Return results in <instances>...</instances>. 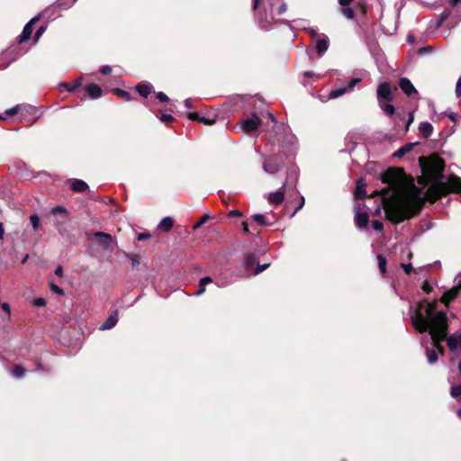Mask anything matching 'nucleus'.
I'll use <instances>...</instances> for the list:
<instances>
[{"instance_id": "41", "label": "nucleus", "mask_w": 461, "mask_h": 461, "mask_svg": "<svg viewBox=\"0 0 461 461\" xmlns=\"http://www.w3.org/2000/svg\"><path fill=\"white\" fill-rule=\"evenodd\" d=\"M31 223L34 230H37L40 224V218L37 214H33L30 217Z\"/></svg>"}, {"instance_id": "52", "label": "nucleus", "mask_w": 461, "mask_h": 461, "mask_svg": "<svg viewBox=\"0 0 461 461\" xmlns=\"http://www.w3.org/2000/svg\"><path fill=\"white\" fill-rule=\"evenodd\" d=\"M303 205H304V198L302 196L301 201L298 203V206L294 209V211L291 214V217L294 216L297 213V212H299L303 208Z\"/></svg>"}, {"instance_id": "35", "label": "nucleus", "mask_w": 461, "mask_h": 461, "mask_svg": "<svg viewBox=\"0 0 461 461\" xmlns=\"http://www.w3.org/2000/svg\"><path fill=\"white\" fill-rule=\"evenodd\" d=\"M270 264L269 263H266V264H262L260 265L258 262L257 264V267H255V269H253L252 271V275L253 276H257L258 274H260L261 272H263L264 270L267 269L269 267Z\"/></svg>"}, {"instance_id": "8", "label": "nucleus", "mask_w": 461, "mask_h": 461, "mask_svg": "<svg viewBox=\"0 0 461 461\" xmlns=\"http://www.w3.org/2000/svg\"><path fill=\"white\" fill-rule=\"evenodd\" d=\"M260 119L255 113H252L251 117L243 120L242 129L246 132H253L260 126Z\"/></svg>"}, {"instance_id": "42", "label": "nucleus", "mask_w": 461, "mask_h": 461, "mask_svg": "<svg viewBox=\"0 0 461 461\" xmlns=\"http://www.w3.org/2000/svg\"><path fill=\"white\" fill-rule=\"evenodd\" d=\"M360 81H361V79L357 78V77L350 78L349 81L348 82V86H346L347 90L353 89L355 87V86L357 84H358Z\"/></svg>"}, {"instance_id": "29", "label": "nucleus", "mask_w": 461, "mask_h": 461, "mask_svg": "<svg viewBox=\"0 0 461 461\" xmlns=\"http://www.w3.org/2000/svg\"><path fill=\"white\" fill-rule=\"evenodd\" d=\"M218 116L214 114L212 117H206L200 115L198 122L203 123L204 125H212L216 122Z\"/></svg>"}, {"instance_id": "40", "label": "nucleus", "mask_w": 461, "mask_h": 461, "mask_svg": "<svg viewBox=\"0 0 461 461\" xmlns=\"http://www.w3.org/2000/svg\"><path fill=\"white\" fill-rule=\"evenodd\" d=\"M210 219V216L208 214H204L201 219L194 225V230H196L200 228L202 225H203L208 220Z\"/></svg>"}, {"instance_id": "51", "label": "nucleus", "mask_w": 461, "mask_h": 461, "mask_svg": "<svg viewBox=\"0 0 461 461\" xmlns=\"http://www.w3.org/2000/svg\"><path fill=\"white\" fill-rule=\"evenodd\" d=\"M287 10V5L285 2H282L279 7L277 8V14L281 15L285 14Z\"/></svg>"}, {"instance_id": "48", "label": "nucleus", "mask_w": 461, "mask_h": 461, "mask_svg": "<svg viewBox=\"0 0 461 461\" xmlns=\"http://www.w3.org/2000/svg\"><path fill=\"white\" fill-rule=\"evenodd\" d=\"M422 290L426 293V294H430L433 290L432 286L430 285V284L427 281H425L423 284H422V286H421Z\"/></svg>"}, {"instance_id": "61", "label": "nucleus", "mask_w": 461, "mask_h": 461, "mask_svg": "<svg viewBox=\"0 0 461 461\" xmlns=\"http://www.w3.org/2000/svg\"><path fill=\"white\" fill-rule=\"evenodd\" d=\"M132 267L136 268L140 265L139 259L135 256H131V258Z\"/></svg>"}, {"instance_id": "11", "label": "nucleus", "mask_w": 461, "mask_h": 461, "mask_svg": "<svg viewBox=\"0 0 461 461\" xmlns=\"http://www.w3.org/2000/svg\"><path fill=\"white\" fill-rule=\"evenodd\" d=\"M258 262V257L255 252H250L244 257V267L247 272H252Z\"/></svg>"}, {"instance_id": "15", "label": "nucleus", "mask_w": 461, "mask_h": 461, "mask_svg": "<svg viewBox=\"0 0 461 461\" xmlns=\"http://www.w3.org/2000/svg\"><path fill=\"white\" fill-rule=\"evenodd\" d=\"M135 89L144 98H147L153 92V86L149 82L139 83L136 85Z\"/></svg>"}, {"instance_id": "50", "label": "nucleus", "mask_w": 461, "mask_h": 461, "mask_svg": "<svg viewBox=\"0 0 461 461\" xmlns=\"http://www.w3.org/2000/svg\"><path fill=\"white\" fill-rule=\"evenodd\" d=\"M212 283V279L210 276H205L200 279L199 286H205L208 284Z\"/></svg>"}, {"instance_id": "16", "label": "nucleus", "mask_w": 461, "mask_h": 461, "mask_svg": "<svg viewBox=\"0 0 461 461\" xmlns=\"http://www.w3.org/2000/svg\"><path fill=\"white\" fill-rule=\"evenodd\" d=\"M369 222V215L367 212H357L355 215V223L356 225L360 228H366L367 227Z\"/></svg>"}, {"instance_id": "34", "label": "nucleus", "mask_w": 461, "mask_h": 461, "mask_svg": "<svg viewBox=\"0 0 461 461\" xmlns=\"http://www.w3.org/2000/svg\"><path fill=\"white\" fill-rule=\"evenodd\" d=\"M347 92V87H339V88H337V89H333L330 93V98H338L341 95H343L345 93Z\"/></svg>"}, {"instance_id": "37", "label": "nucleus", "mask_w": 461, "mask_h": 461, "mask_svg": "<svg viewBox=\"0 0 461 461\" xmlns=\"http://www.w3.org/2000/svg\"><path fill=\"white\" fill-rule=\"evenodd\" d=\"M450 395L453 398H457L461 395V384L455 385L450 388Z\"/></svg>"}, {"instance_id": "44", "label": "nucleus", "mask_w": 461, "mask_h": 461, "mask_svg": "<svg viewBox=\"0 0 461 461\" xmlns=\"http://www.w3.org/2000/svg\"><path fill=\"white\" fill-rule=\"evenodd\" d=\"M373 228L377 231H382L384 230V224L378 220H375L372 221Z\"/></svg>"}, {"instance_id": "53", "label": "nucleus", "mask_w": 461, "mask_h": 461, "mask_svg": "<svg viewBox=\"0 0 461 461\" xmlns=\"http://www.w3.org/2000/svg\"><path fill=\"white\" fill-rule=\"evenodd\" d=\"M413 120H414V112H410L409 113V118L407 120L406 126H405V130L406 131L409 130V127L412 123Z\"/></svg>"}, {"instance_id": "33", "label": "nucleus", "mask_w": 461, "mask_h": 461, "mask_svg": "<svg viewBox=\"0 0 461 461\" xmlns=\"http://www.w3.org/2000/svg\"><path fill=\"white\" fill-rule=\"evenodd\" d=\"M12 373L15 377L22 378L25 374V368H23L21 365H14Z\"/></svg>"}, {"instance_id": "4", "label": "nucleus", "mask_w": 461, "mask_h": 461, "mask_svg": "<svg viewBox=\"0 0 461 461\" xmlns=\"http://www.w3.org/2000/svg\"><path fill=\"white\" fill-rule=\"evenodd\" d=\"M380 179L383 183L388 184L389 187H386L381 191L376 190L369 197L385 194L390 190L398 189L403 185L406 179V174L404 169L402 167H389L381 174Z\"/></svg>"}, {"instance_id": "38", "label": "nucleus", "mask_w": 461, "mask_h": 461, "mask_svg": "<svg viewBox=\"0 0 461 461\" xmlns=\"http://www.w3.org/2000/svg\"><path fill=\"white\" fill-rule=\"evenodd\" d=\"M50 288L53 293L59 294V295L64 294V290L62 288H60L59 285H57L56 284H54L53 282L50 283Z\"/></svg>"}, {"instance_id": "46", "label": "nucleus", "mask_w": 461, "mask_h": 461, "mask_svg": "<svg viewBox=\"0 0 461 461\" xmlns=\"http://www.w3.org/2000/svg\"><path fill=\"white\" fill-rule=\"evenodd\" d=\"M33 305L36 307H43L46 305V300L41 297L36 298L33 300Z\"/></svg>"}, {"instance_id": "45", "label": "nucleus", "mask_w": 461, "mask_h": 461, "mask_svg": "<svg viewBox=\"0 0 461 461\" xmlns=\"http://www.w3.org/2000/svg\"><path fill=\"white\" fill-rule=\"evenodd\" d=\"M159 120L162 122L168 123L175 120V118L171 114H161Z\"/></svg>"}, {"instance_id": "12", "label": "nucleus", "mask_w": 461, "mask_h": 461, "mask_svg": "<svg viewBox=\"0 0 461 461\" xmlns=\"http://www.w3.org/2000/svg\"><path fill=\"white\" fill-rule=\"evenodd\" d=\"M94 237L98 239L99 244L104 249H109L112 246L113 237L111 234L103 231H95Z\"/></svg>"}, {"instance_id": "59", "label": "nucleus", "mask_w": 461, "mask_h": 461, "mask_svg": "<svg viewBox=\"0 0 461 461\" xmlns=\"http://www.w3.org/2000/svg\"><path fill=\"white\" fill-rule=\"evenodd\" d=\"M100 72L104 75H108L112 72V68L108 65H105L101 68Z\"/></svg>"}, {"instance_id": "5", "label": "nucleus", "mask_w": 461, "mask_h": 461, "mask_svg": "<svg viewBox=\"0 0 461 461\" xmlns=\"http://www.w3.org/2000/svg\"><path fill=\"white\" fill-rule=\"evenodd\" d=\"M376 95L378 104L384 102H392L394 99V95L391 84L388 82H383L378 86Z\"/></svg>"}, {"instance_id": "30", "label": "nucleus", "mask_w": 461, "mask_h": 461, "mask_svg": "<svg viewBox=\"0 0 461 461\" xmlns=\"http://www.w3.org/2000/svg\"><path fill=\"white\" fill-rule=\"evenodd\" d=\"M252 219L260 226H268L270 223L267 221L264 214L257 213L252 216Z\"/></svg>"}, {"instance_id": "63", "label": "nucleus", "mask_w": 461, "mask_h": 461, "mask_svg": "<svg viewBox=\"0 0 461 461\" xmlns=\"http://www.w3.org/2000/svg\"><path fill=\"white\" fill-rule=\"evenodd\" d=\"M55 275L59 277L63 276V267L61 266H58L55 269Z\"/></svg>"}, {"instance_id": "31", "label": "nucleus", "mask_w": 461, "mask_h": 461, "mask_svg": "<svg viewBox=\"0 0 461 461\" xmlns=\"http://www.w3.org/2000/svg\"><path fill=\"white\" fill-rule=\"evenodd\" d=\"M414 144L409 143L404 146H402L401 149H399L395 153L394 156L401 158L404 156L407 152L411 151L412 149Z\"/></svg>"}, {"instance_id": "7", "label": "nucleus", "mask_w": 461, "mask_h": 461, "mask_svg": "<svg viewBox=\"0 0 461 461\" xmlns=\"http://www.w3.org/2000/svg\"><path fill=\"white\" fill-rule=\"evenodd\" d=\"M39 20H40V17L35 16L25 24L22 33L18 37L19 44H22V43L27 41L32 37L33 26L37 22H39Z\"/></svg>"}, {"instance_id": "57", "label": "nucleus", "mask_w": 461, "mask_h": 461, "mask_svg": "<svg viewBox=\"0 0 461 461\" xmlns=\"http://www.w3.org/2000/svg\"><path fill=\"white\" fill-rule=\"evenodd\" d=\"M456 95L457 97H461V75L456 86Z\"/></svg>"}, {"instance_id": "47", "label": "nucleus", "mask_w": 461, "mask_h": 461, "mask_svg": "<svg viewBox=\"0 0 461 461\" xmlns=\"http://www.w3.org/2000/svg\"><path fill=\"white\" fill-rule=\"evenodd\" d=\"M156 98L159 100V102L161 103H165V102H167L169 100L168 96L163 93V92H158L156 94Z\"/></svg>"}, {"instance_id": "3", "label": "nucleus", "mask_w": 461, "mask_h": 461, "mask_svg": "<svg viewBox=\"0 0 461 461\" xmlns=\"http://www.w3.org/2000/svg\"><path fill=\"white\" fill-rule=\"evenodd\" d=\"M385 218L393 224L416 217L421 212L424 200L417 194L397 197L383 202Z\"/></svg>"}, {"instance_id": "36", "label": "nucleus", "mask_w": 461, "mask_h": 461, "mask_svg": "<svg viewBox=\"0 0 461 461\" xmlns=\"http://www.w3.org/2000/svg\"><path fill=\"white\" fill-rule=\"evenodd\" d=\"M20 108H21V105L20 104H16L15 106L12 107V108H9L7 109L5 112V116H14V115H16L19 111H20Z\"/></svg>"}, {"instance_id": "54", "label": "nucleus", "mask_w": 461, "mask_h": 461, "mask_svg": "<svg viewBox=\"0 0 461 461\" xmlns=\"http://www.w3.org/2000/svg\"><path fill=\"white\" fill-rule=\"evenodd\" d=\"M402 267L407 275H410L413 271L411 264H402Z\"/></svg>"}, {"instance_id": "17", "label": "nucleus", "mask_w": 461, "mask_h": 461, "mask_svg": "<svg viewBox=\"0 0 461 461\" xmlns=\"http://www.w3.org/2000/svg\"><path fill=\"white\" fill-rule=\"evenodd\" d=\"M329 48V38L327 35L322 34V38L316 41V51L319 56H322Z\"/></svg>"}, {"instance_id": "60", "label": "nucleus", "mask_w": 461, "mask_h": 461, "mask_svg": "<svg viewBox=\"0 0 461 461\" xmlns=\"http://www.w3.org/2000/svg\"><path fill=\"white\" fill-rule=\"evenodd\" d=\"M307 32H308L309 35L311 36V38H312V39L319 36V33L315 29L310 28L307 30Z\"/></svg>"}, {"instance_id": "21", "label": "nucleus", "mask_w": 461, "mask_h": 461, "mask_svg": "<svg viewBox=\"0 0 461 461\" xmlns=\"http://www.w3.org/2000/svg\"><path fill=\"white\" fill-rule=\"evenodd\" d=\"M117 321H118V314H117V312H114L102 324L101 329L102 330H110L116 325Z\"/></svg>"}, {"instance_id": "39", "label": "nucleus", "mask_w": 461, "mask_h": 461, "mask_svg": "<svg viewBox=\"0 0 461 461\" xmlns=\"http://www.w3.org/2000/svg\"><path fill=\"white\" fill-rule=\"evenodd\" d=\"M449 15H450V11H448V10H445L443 13H441L437 26L438 27L441 26L442 23L448 18Z\"/></svg>"}, {"instance_id": "6", "label": "nucleus", "mask_w": 461, "mask_h": 461, "mask_svg": "<svg viewBox=\"0 0 461 461\" xmlns=\"http://www.w3.org/2000/svg\"><path fill=\"white\" fill-rule=\"evenodd\" d=\"M461 293V281L458 280L456 285L453 286L448 291L445 292L440 297L439 302L442 303L447 308L455 301Z\"/></svg>"}, {"instance_id": "43", "label": "nucleus", "mask_w": 461, "mask_h": 461, "mask_svg": "<svg viewBox=\"0 0 461 461\" xmlns=\"http://www.w3.org/2000/svg\"><path fill=\"white\" fill-rule=\"evenodd\" d=\"M52 213H53L54 215H57V214H59V213H62V214H65V215H66V214L68 213V212H67V210H66V208H65V207L58 205V206H56V207H54V208H53V210H52Z\"/></svg>"}, {"instance_id": "26", "label": "nucleus", "mask_w": 461, "mask_h": 461, "mask_svg": "<svg viewBox=\"0 0 461 461\" xmlns=\"http://www.w3.org/2000/svg\"><path fill=\"white\" fill-rule=\"evenodd\" d=\"M386 102L380 103L379 107L384 112L387 116H393L395 113V108L393 104H385Z\"/></svg>"}, {"instance_id": "24", "label": "nucleus", "mask_w": 461, "mask_h": 461, "mask_svg": "<svg viewBox=\"0 0 461 461\" xmlns=\"http://www.w3.org/2000/svg\"><path fill=\"white\" fill-rule=\"evenodd\" d=\"M425 354L428 359V362L432 365L438 361V352L433 347H426Z\"/></svg>"}, {"instance_id": "58", "label": "nucleus", "mask_w": 461, "mask_h": 461, "mask_svg": "<svg viewBox=\"0 0 461 461\" xmlns=\"http://www.w3.org/2000/svg\"><path fill=\"white\" fill-rule=\"evenodd\" d=\"M228 216L230 218H233V217H241L242 216V212L238 211V210H232L230 211L229 213H228Z\"/></svg>"}, {"instance_id": "32", "label": "nucleus", "mask_w": 461, "mask_h": 461, "mask_svg": "<svg viewBox=\"0 0 461 461\" xmlns=\"http://www.w3.org/2000/svg\"><path fill=\"white\" fill-rule=\"evenodd\" d=\"M377 261H378V267H379V270L382 274H385L386 273V264H387V261H386V258L379 254L377 256Z\"/></svg>"}, {"instance_id": "27", "label": "nucleus", "mask_w": 461, "mask_h": 461, "mask_svg": "<svg viewBox=\"0 0 461 461\" xmlns=\"http://www.w3.org/2000/svg\"><path fill=\"white\" fill-rule=\"evenodd\" d=\"M81 86V78H77L74 84L62 83L61 86H64L68 92L74 93Z\"/></svg>"}, {"instance_id": "22", "label": "nucleus", "mask_w": 461, "mask_h": 461, "mask_svg": "<svg viewBox=\"0 0 461 461\" xmlns=\"http://www.w3.org/2000/svg\"><path fill=\"white\" fill-rule=\"evenodd\" d=\"M419 131L423 138L428 139L433 131V126L428 122H423L420 124Z\"/></svg>"}, {"instance_id": "25", "label": "nucleus", "mask_w": 461, "mask_h": 461, "mask_svg": "<svg viewBox=\"0 0 461 461\" xmlns=\"http://www.w3.org/2000/svg\"><path fill=\"white\" fill-rule=\"evenodd\" d=\"M112 92L116 95L117 96L122 98L124 101H131L132 100L131 95L123 89L121 88H113Z\"/></svg>"}, {"instance_id": "10", "label": "nucleus", "mask_w": 461, "mask_h": 461, "mask_svg": "<svg viewBox=\"0 0 461 461\" xmlns=\"http://www.w3.org/2000/svg\"><path fill=\"white\" fill-rule=\"evenodd\" d=\"M263 168L266 172L269 174L276 173L280 168L277 158L275 156H271L266 158L263 165Z\"/></svg>"}, {"instance_id": "18", "label": "nucleus", "mask_w": 461, "mask_h": 461, "mask_svg": "<svg viewBox=\"0 0 461 461\" xmlns=\"http://www.w3.org/2000/svg\"><path fill=\"white\" fill-rule=\"evenodd\" d=\"M450 181L452 183L450 194H461V177L455 174H450Z\"/></svg>"}, {"instance_id": "28", "label": "nucleus", "mask_w": 461, "mask_h": 461, "mask_svg": "<svg viewBox=\"0 0 461 461\" xmlns=\"http://www.w3.org/2000/svg\"><path fill=\"white\" fill-rule=\"evenodd\" d=\"M339 12L342 15H344L347 19H354L355 12L349 6H341Z\"/></svg>"}, {"instance_id": "13", "label": "nucleus", "mask_w": 461, "mask_h": 461, "mask_svg": "<svg viewBox=\"0 0 461 461\" xmlns=\"http://www.w3.org/2000/svg\"><path fill=\"white\" fill-rule=\"evenodd\" d=\"M85 91L91 99H97L103 95L102 88L95 83L86 85L85 86Z\"/></svg>"}, {"instance_id": "14", "label": "nucleus", "mask_w": 461, "mask_h": 461, "mask_svg": "<svg viewBox=\"0 0 461 461\" xmlns=\"http://www.w3.org/2000/svg\"><path fill=\"white\" fill-rule=\"evenodd\" d=\"M366 183L363 178H359L357 180L356 190L354 192L355 199L360 200L366 196Z\"/></svg>"}, {"instance_id": "62", "label": "nucleus", "mask_w": 461, "mask_h": 461, "mask_svg": "<svg viewBox=\"0 0 461 461\" xmlns=\"http://www.w3.org/2000/svg\"><path fill=\"white\" fill-rule=\"evenodd\" d=\"M149 238H150V234L147 233V232H142L138 235L139 240H148Z\"/></svg>"}, {"instance_id": "56", "label": "nucleus", "mask_w": 461, "mask_h": 461, "mask_svg": "<svg viewBox=\"0 0 461 461\" xmlns=\"http://www.w3.org/2000/svg\"><path fill=\"white\" fill-rule=\"evenodd\" d=\"M263 2V0H252V10L254 12L258 11L260 7V4Z\"/></svg>"}, {"instance_id": "19", "label": "nucleus", "mask_w": 461, "mask_h": 461, "mask_svg": "<svg viewBox=\"0 0 461 461\" xmlns=\"http://www.w3.org/2000/svg\"><path fill=\"white\" fill-rule=\"evenodd\" d=\"M70 188L75 193H83L88 189V185L81 179H75Z\"/></svg>"}, {"instance_id": "55", "label": "nucleus", "mask_w": 461, "mask_h": 461, "mask_svg": "<svg viewBox=\"0 0 461 461\" xmlns=\"http://www.w3.org/2000/svg\"><path fill=\"white\" fill-rule=\"evenodd\" d=\"M44 31H45V28L43 26L40 27L36 31L34 37H33L34 41H37L39 40V38L41 36V34L44 32Z\"/></svg>"}, {"instance_id": "9", "label": "nucleus", "mask_w": 461, "mask_h": 461, "mask_svg": "<svg viewBox=\"0 0 461 461\" xmlns=\"http://www.w3.org/2000/svg\"><path fill=\"white\" fill-rule=\"evenodd\" d=\"M398 86L407 96H411L413 94H418L417 89L407 77H401Z\"/></svg>"}, {"instance_id": "20", "label": "nucleus", "mask_w": 461, "mask_h": 461, "mask_svg": "<svg viewBox=\"0 0 461 461\" xmlns=\"http://www.w3.org/2000/svg\"><path fill=\"white\" fill-rule=\"evenodd\" d=\"M174 226V220L171 217H165L163 218L158 226V229L160 231L168 232Z\"/></svg>"}, {"instance_id": "2", "label": "nucleus", "mask_w": 461, "mask_h": 461, "mask_svg": "<svg viewBox=\"0 0 461 461\" xmlns=\"http://www.w3.org/2000/svg\"><path fill=\"white\" fill-rule=\"evenodd\" d=\"M422 173L428 177L430 185L425 195L431 203L450 194L452 183L450 175L444 181L445 161L438 155L420 157L419 158Z\"/></svg>"}, {"instance_id": "1", "label": "nucleus", "mask_w": 461, "mask_h": 461, "mask_svg": "<svg viewBox=\"0 0 461 461\" xmlns=\"http://www.w3.org/2000/svg\"><path fill=\"white\" fill-rule=\"evenodd\" d=\"M411 321L416 331L430 335L431 346L438 355L444 356L446 351L442 342L448 334L449 321L447 312L438 310V302L420 300L411 316Z\"/></svg>"}, {"instance_id": "49", "label": "nucleus", "mask_w": 461, "mask_h": 461, "mask_svg": "<svg viewBox=\"0 0 461 461\" xmlns=\"http://www.w3.org/2000/svg\"><path fill=\"white\" fill-rule=\"evenodd\" d=\"M186 117L191 121H199L200 114L196 112H191L186 114Z\"/></svg>"}, {"instance_id": "23", "label": "nucleus", "mask_w": 461, "mask_h": 461, "mask_svg": "<svg viewBox=\"0 0 461 461\" xmlns=\"http://www.w3.org/2000/svg\"><path fill=\"white\" fill-rule=\"evenodd\" d=\"M285 199V192L277 191L271 193L268 196V202L274 204H281Z\"/></svg>"}, {"instance_id": "64", "label": "nucleus", "mask_w": 461, "mask_h": 461, "mask_svg": "<svg viewBox=\"0 0 461 461\" xmlns=\"http://www.w3.org/2000/svg\"><path fill=\"white\" fill-rule=\"evenodd\" d=\"M354 0H339L341 6H348Z\"/></svg>"}]
</instances>
